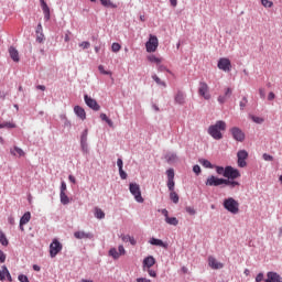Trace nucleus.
I'll return each instance as SVG.
<instances>
[{
	"instance_id": "de8ad7c7",
	"label": "nucleus",
	"mask_w": 282,
	"mask_h": 282,
	"mask_svg": "<svg viewBox=\"0 0 282 282\" xmlns=\"http://www.w3.org/2000/svg\"><path fill=\"white\" fill-rule=\"evenodd\" d=\"M261 3L264 8H272V6H274V3L270 0H261Z\"/></svg>"
},
{
	"instance_id": "4468645a",
	"label": "nucleus",
	"mask_w": 282,
	"mask_h": 282,
	"mask_svg": "<svg viewBox=\"0 0 282 282\" xmlns=\"http://www.w3.org/2000/svg\"><path fill=\"white\" fill-rule=\"evenodd\" d=\"M264 282H282V276L275 271H269L267 272V279H264Z\"/></svg>"
},
{
	"instance_id": "f257e3e1",
	"label": "nucleus",
	"mask_w": 282,
	"mask_h": 282,
	"mask_svg": "<svg viewBox=\"0 0 282 282\" xmlns=\"http://www.w3.org/2000/svg\"><path fill=\"white\" fill-rule=\"evenodd\" d=\"M226 121L218 120L215 124L209 126L207 133L214 139V140H221L224 138V134L221 131H226Z\"/></svg>"
},
{
	"instance_id": "20e7f679",
	"label": "nucleus",
	"mask_w": 282,
	"mask_h": 282,
	"mask_svg": "<svg viewBox=\"0 0 282 282\" xmlns=\"http://www.w3.org/2000/svg\"><path fill=\"white\" fill-rule=\"evenodd\" d=\"M129 191L131 195H133L138 204H144V198L142 197V191L140 189V185L138 183H130Z\"/></svg>"
},
{
	"instance_id": "09e8293b",
	"label": "nucleus",
	"mask_w": 282,
	"mask_h": 282,
	"mask_svg": "<svg viewBox=\"0 0 282 282\" xmlns=\"http://www.w3.org/2000/svg\"><path fill=\"white\" fill-rule=\"evenodd\" d=\"M13 151H15V153H18V155L20 158H23V155H25V152H23V149L19 148V147H14Z\"/></svg>"
},
{
	"instance_id": "473e14b6",
	"label": "nucleus",
	"mask_w": 282,
	"mask_h": 282,
	"mask_svg": "<svg viewBox=\"0 0 282 282\" xmlns=\"http://www.w3.org/2000/svg\"><path fill=\"white\" fill-rule=\"evenodd\" d=\"M96 219H105V212L98 207L95 208Z\"/></svg>"
},
{
	"instance_id": "412c9836",
	"label": "nucleus",
	"mask_w": 282,
	"mask_h": 282,
	"mask_svg": "<svg viewBox=\"0 0 282 282\" xmlns=\"http://www.w3.org/2000/svg\"><path fill=\"white\" fill-rule=\"evenodd\" d=\"M74 237L75 239H94V234L85 231H75Z\"/></svg>"
},
{
	"instance_id": "9b49d317",
	"label": "nucleus",
	"mask_w": 282,
	"mask_h": 282,
	"mask_svg": "<svg viewBox=\"0 0 282 282\" xmlns=\"http://www.w3.org/2000/svg\"><path fill=\"white\" fill-rule=\"evenodd\" d=\"M167 175V188L170 192L175 191V170L169 169L166 171Z\"/></svg>"
},
{
	"instance_id": "864d4df0",
	"label": "nucleus",
	"mask_w": 282,
	"mask_h": 282,
	"mask_svg": "<svg viewBox=\"0 0 282 282\" xmlns=\"http://www.w3.org/2000/svg\"><path fill=\"white\" fill-rule=\"evenodd\" d=\"M18 281H20V282H30V279H28V275H25V274H20L18 276Z\"/></svg>"
},
{
	"instance_id": "6e6552de",
	"label": "nucleus",
	"mask_w": 282,
	"mask_h": 282,
	"mask_svg": "<svg viewBox=\"0 0 282 282\" xmlns=\"http://www.w3.org/2000/svg\"><path fill=\"white\" fill-rule=\"evenodd\" d=\"M229 133H231L236 142H243V140H246V133H243V130H241L239 127L230 128Z\"/></svg>"
},
{
	"instance_id": "393cba45",
	"label": "nucleus",
	"mask_w": 282,
	"mask_h": 282,
	"mask_svg": "<svg viewBox=\"0 0 282 282\" xmlns=\"http://www.w3.org/2000/svg\"><path fill=\"white\" fill-rule=\"evenodd\" d=\"M174 100L177 105H184L186 102V95H184L182 90H178Z\"/></svg>"
},
{
	"instance_id": "a19ab883",
	"label": "nucleus",
	"mask_w": 282,
	"mask_h": 282,
	"mask_svg": "<svg viewBox=\"0 0 282 282\" xmlns=\"http://www.w3.org/2000/svg\"><path fill=\"white\" fill-rule=\"evenodd\" d=\"M89 134V130L88 129H85L83 132H82V135H80V143H85L87 142V135Z\"/></svg>"
},
{
	"instance_id": "58836bf2",
	"label": "nucleus",
	"mask_w": 282,
	"mask_h": 282,
	"mask_svg": "<svg viewBox=\"0 0 282 282\" xmlns=\"http://www.w3.org/2000/svg\"><path fill=\"white\" fill-rule=\"evenodd\" d=\"M240 111H243L246 107H248V97H242V99L239 102Z\"/></svg>"
},
{
	"instance_id": "1a4fd4ad",
	"label": "nucleus",
	"mask_w": 282,
	"mask_h": 282,
	"mask_svg": "<svg viewBox=\"0 0 282 282\" xmlns=\"http://www.w3.org/2000/svg\"><path fill=\"white\" fill-rule=\"evenodd\" d=\"M160 42L158 41V36L150 35L149 41L145 43L147 52L152 53L156 52Z\"/></svg>"
},
{
	"instance_id": "0eeeda50",
	"label": "nucleus",
	"mask_w": 282,
	"mask_h": 282,
	"mask_svg": "<svg viewBox=\"0 0 282 282\" xmlns=\"http://www.w3.org/2000/svg\"><path fill=\"white\" fill-rule=\"evenodd\" d=\"M61 250H63V245L61 243V241H58V239H53V241L50 245L51 259H54L56 257V254H58V252H61Z\"/></svg>"
},
{
	"instance_id": "49530a36",
	"label": "nucleus",
	"mask_w": 282,
	"mask_h": 282,
	"mask_svg": "<svg viewBox=\"0 0 282 282\" xmlns=\"http://www.w3.org/2000/svg\"><path fill=\"white\" fill-rule=\"evenodd\" d=\"M111 50L112 52L117 53L119 50H122V46L120 45V43H112Z\"/></svg>"
},
{
	"instance_id": "cd10ccee",
	"label": "nucleus",
	"mask_w": 282,
	"mask_h": 282,
	"mask_svg": "<svg viewBox=\"0 0 282 282\" xmlns=\"http://www.w3.org/2000/svg\"><path fill=\"white\" fill-rule=\"evenodd\" d=\"M101 6H104V8H112L116 9L118 8V4L111 2V0H99Z\"/></svg>"
},
{
	"instance_id": "2f4dec72",
	"label": "nucleus",
	"mask_w": 282,
	"mask_h": 282,
	"mask_svg": "<svg viewBox=\"0 0 282 282\" xmlns=\"http://www.w3.org/2000/svg\"><path fill=\"white\" fill-rule=\"evenodd\" d=\"M59 199H61V204H63L64 206H67V204H69V196H67L65 192L59 193Z\"/></svg>"
},
{
	"instance_id": "c9c22d12",
	"label": "nucleus",
	"mask_w": 282,
	"mask_h": 282,
	"mask_svg": "<svg viewBox=\"0 0 282 282\" xmlns=\"http://www.w3.org/2000/svg\"><path fill=\"white\" fill-rule=\"evenodd\" d=\"M152 80H154V83L161 87H166V82H162V79H160L155 74L152 75Z\"/></svg>"
},
{
	"instance_id": "13d9d810",
	"label": "nucleus",
	"mask_w": 282,
	"mask_h": 282,
	"mask_svg": "<svg viewBox=\"0 0 282 282\" xmlns=\"http://www.w3.org/2000/svg\"><path fill=\"white\" fill-rule=\"evenodd\" d=\"M263 279H264L263 272H260L256 276V282H261V281H263Z\"/></svg>"
},
{
	"instance_id": "37998d69",
	"label": "nucleus",
	"mask_w": 282,
	"mask_h": 282,
	"mask_svg": "<svg viewBox=\"0 0 282 282\" xmlns=\"http://www.w3.org/2000/svg\"><path fill=\"white\" fill-rule=\"evenodd\" d=\"M143 272H148L149 276H152L153 279H155L158 276V271L153 270V269H143Z\"/></svg>"
},
{
	"instance_id": "5701e85b",
	"label": "nucleus",
	"mask_w": 282,
	"mask_h": 282,
	"mask_svg": "<svg viewBox=\"0 0 282 282\" xmlns=\"http://www.w3.org/2000/svg\"><path fill=\"white\" fill-rule=\"evenodd\" d=\"M120 239H121V241H123V243H130L131 246H135L138 243L135 238L130 235L121 234Z\"/></svg>"
},
{
	"instance_id": "e433bc0d",
	"label": "nucleus",
	"mask_w": 282,
	"mask_h": 282,
	"mask_svg": "<svg viewBox=\"0 0 282 282\" xmlns=\"http://www.w3.org/2000/svg\"><path fill=\"white\" fill-rule=\"evenodd\" d=\"M109 254L111 258L113 259H120V253L118 252V249L117 248H111L109 250Z\"/></svg>"
},
{
	"instance_id": "f3484780",
	"label": "nucleus",
	"mask_w": 282,
	"mask_h": 282,
	"mask_svg": "<svg viewBox=\"0 0 282 282\" xmlns=\"http://www.w3.org/2000/svg\"><path fill=\"white\" fill-rule=\"evenodd\" d=\"M155 265V258L153 256H148L143 259L142 270H148Z\"/></svg>"
},
{
	"instance_id": "72a5a7b5",
	"label": "nucleus",
	"mask_w": 282,
	"mask_h": 282,
	"mask_svg": "<svg viewBox=\"0 0 282 282\" xmlns=\"http://www.w3.org/2000/svg\"><path fill=\"white\" fill-rule=\"evenodd\" d=\"M165 221L170 225V226H177V224H180V220H177V218L175 217H169L165 218Z\"/></svg>"
},
{
	"instance_id": "c756f323",
	"label": "nucleus",
	"mask_w": 282,
	"mask_h": 282,
	"mask_svg": "<svg viewBox=\"0 0 282 282\" xmlns=\"http://www.w3.org/2000/svg\"><path fill=\"white\" fill-rule=\"evenodd\" d=\"M0 243L1 246H4V247H8L10 245L8 237H6V234L2 230H0Z\"/></svg>"
},
{
	"instance_id": "052dcab7",
	"label": "nucleus",
	"mask_w": 282,
	"mask_h": 282,
	"mask_svg": "<svg viewBox=\"0 0 282 282\" xmlns=\"http://www.w3.org/2000/svg\"><path fill=\"white\" fill-rule=\"evenodd\" d=\"M193 172L196 173L197 175H199V173H202V167H199V165H194Z\"/></svg>"
},
{
	"instance_id": "2eb2a0df",
	"label": "nucleus",
	"mask_w": 282,
	"mask_h": 282,
	"mask_svg": "<svg viewBox=\"0 0 282 282\" xmlns=\"http://www.w3.org/2000/svg\"><path fill=\"white\" fill-rule=\"evenodd\" d=\"M230 96H232V88H230V87L225 88L224 95H220L217 98L219 105H225V102H227V100H228V98H230Z\"/></svg>"
},
{
	"instance_id": "6ab92c4d",
	"label": "nucleus",
	"mask_w": 282,
	"mask_h": 282,
	"mask_svg": "<svg viewBox=\"0 0 282 282\" xmlns=\"http://www.w3.org/2000/svg\"><path fill=\"white\" fill-rule=\"evenodd\" d=\"M149 243L151 246H159V248H164L165 250L169 249V242H164L158 238H150Z\"/></svg>"
},
{
	"instance_id": "69168bd1",
	"label": "nucleus",
	"mask_w": 282,
	"mask_h": 282,
	"mask_svg": "<svg viewBox=\"0 0 282 282\" xmlns=\"http://www.w3.org/2000/svg\"><path fill=\"white\" fill-rule=\"evenodd\" d=\"M275 98H276V95H274L273 91L269 93V95H268V100L272 101V100H274Z\"/></svg>"
},
{
	"instance_id": "dca6fc26",
	"label": "nucleus",
	"mask_w": 282,
	"mask_h": 282,
	"mask_svg": "<svg viewBox=\"0 0 282 282\" xmlns=\"http://www.w3.org/2000/svg\"><path fill=\"white\" fill-rule=\"evenodd\" d=\"M208 265L212 270H221L224 268V263L217 261V259L213 256L208 257Z\"/></svg>"
},
{
	"instance_id": "603ef678",
	"label": "nucleus",
	"mask_w": 282,
	"mask_h": 282,
	"mask_svg": "<svg viewBox=\"0 0 282 282\" xmlns=\"http://www.w3.org/2000/svg\"><path fill=\"white\" fill-rule=\"evenodd\" d=\"M80 148L83 153H89V145L87 144V142L80 143Z\"/></svg>"
},
{
	"instance_id": "bb28decb",
	"label": "nucleus",
	"mask_w": 282,
	"mask_h": 282,
	"mask_svg": "<svg viewBox=\"0 0 282 282\" xmlns=\"http://www.w3.org/2000/svg\"><path fill=\"white\" fill-rule=\"evenodd\" d=\"M30 219H32V214H30V212H26L20 218V223H21V225H25V224H29Z\"/></svg>"
},
{
	"instance_id": "774afa93",
	"label": "nucleus",
	"mask_w": 282,
	"mask_h": 282,
	"mask_svg": "<svg viewBox=\"0 0 282 282\" xmlns=\"http://www.w3.org/2000/svg\"><path fill=\"white\" fill-rule=\"evenodd\" d=\"M137 282H151V280H149L147 278H138Z\"/></svg>"
},
{
	"instance_id": "c85d7f7f",
	"label": "nucleus",
	"mask_w": 282,
	"mask_h": 282,
	"mask_svg": "<svg viewBox=\"0 0 282 282\" xmlns=\"http://www.w3.org/2000/svg\"><path fill=\"white\" fill-rule=\"evenodd\" d=\"M198 162L202 164V166H204V169H215V165H213V163L206 159H199Z\"/></svg>"
},
{
	"instance_id": "ddd939ff",
	"label": "nucleus",
	"mask_w": 282,
	"mask_h": 282,
	"mask_svg": "<svg viewBox=\"0 0 282 282\" xmlns=\"http://www.w3.org/2000/svg\"><path fill=\"white\" fill-rule=\"evenodd\" d=\"M84 100L89 109H93V111H100V105H98V101H96V99L89 97L88 95H85Z\"/></svg>"
},
{
	"instance_id": "338daca9",
	"label": "nucleus",
	"mask_w": 282,
	"mask_h": 282,
	"mask_svg": "<svg viewBox=\"0 0 282 282\" xmlns=\"http://www.w3.org/2000/svg\"><path fill=\"white\" fill-rule=\"evenodd\" d=\"M8 223L10 224V226H14V224H15L14 217L13 216H9L8 217Z\"/></svg>"
},
{
	"instance_id": "0e129e2a",
	"label": "nucleus",
	"mask_w": 282,
	"mask_h": 282,
	"mask_svg": "<svg viewBox=\"0 0 282 282\" xmlns=\"http://www.w3.org/2000/svg\"><path fill=\"white\" fill-rule=\"evenodd\" d=\"M117 166H118L119 171H122V166H123L122 159L117 160Z\"/></svg>"
},
{
	"instance_id": "f03ea898",
	"label": "nucleus",
	"mask_w": 282,
	"mask_h": 282,
	"mask_svg": "<svg viewBox=\"0 0 282 282\" xmlns=\"http://www.w3.org/2000/svg\"><path fill=\"white\" fill-rule=\"evenodd\" d=\"M206 186H221L225 184V186H229V188H237V186H240L239 182H230L226 181V178H219L215 175L209 176L206 182Z\"/></svg>"
},
{
	"instance_id": "aec40b11",
	"label": "nucleus",
	"mask_w": 282,
	"mask_h": 282,
	"mask_svg": "<svg viewBox=\"0 0 282 282\" xmlns=\"http://www.w3.org/2000/svg\"><path fill=\"white\" fill-rule=\"evenodd\" d=\"M74 112L77 118H80V120H86L87 118V112H85V108L80 106H75L74 107Z\"/></svg>"
},
{
	"instance_id": "4be33fe9",
	"label": "nucleus",
	"mask_w": 282,
	"mask_h": 282,
	"mask_svg": "<svg viewBox=\"0 0 282 282\" xmlns=\"http://www.w3.org/2000/svg\"><path fill=\"white\" fill-rule=\"evenodd\" d=\"M35 34H36V43H43V41H45V35L43 34V25L37 24Z\"/></svg>"
},
{
	"instance_id": "c03bdc74",
	"label": "nucleus",
	"mask_w": 282,
	"mask_h": 282,
	"mask_svg": "<svg viewBox=\"0 0 282 282\" xmlns=\"http://www.w3.org/2000/svg\"><path fill=\"white\" fill-rule=\"evenodd\" d=\"M98 70L100 72V74H104V76H111V72L105 70V66H102V65L98 66Z\"/></svg>"
},
{
	"instance_id": "4d7b16f0",
	"label": "nucleus",
	"mask_w": 282,
	"mask_h": 282,
	"mask_svg": "<svg viewBox=\"0 0 282 282\" xmlns=\"http://www.w3.org/2000/svg\"><path fill=\"white\" fill-rule=\"evenodd\" d=\"M7 256L3 250L0 249V263H6Z\"/></svg>"
},
{
	"instance_id": "8fccbe9b",
	"label": "nucleus",
	"mask_w": 282,
	"mask_h": 282,
	"mask_svg": "<svg viewBox=\"0 0 282 282\" xmlns=\"http://www.w3.org/2000/svg\"><path fill=\"white\" fill-rule=\"evenodd\" d=\"M186 213H188V215H197V210H195L194 207L187 206L185 207Z\"/></svg>"
},
{
	"instance_id": "5fc2aeb1",
	"label": "nucleus",
	"mask_w": 282,
	"mask_h": 282,
	"mask_svg": "<svg viewBox=\"0 0 282 282\" xmlns=\"http://www.w3.org/2000/svg\"><path fill=\"white\" fill-rule=\"evenodd\" d=\"M158 72H167V74H171V70L166 68V66L160 64L158 66Z\"/></svg>"
},
{
	"instance_id": "a878e982",
	"label": "nucleus",
	"mask_w": 282,
	"mask_h": 282,
	"mask_svg": "<svg viewBox=\"0 0 282 282\" xmlns=\"http://www.w3.org/2000/svg\"><path fill=\"white\" fill-rule=\"evenodd\" d=\"M0 129H17V123L12 121L0 122Z\"/></svg>"
},
{
	"instance_id": "79ce46f5",
	"label": "nucleus",
	"mask_w": 282,
	"mask_h": 282,
	"mask_svg": "<svg viewBox=\"0 0 282 282\" xmlns=\"http://www.w3.org/2000/svg\"><path fill=\"white\" fill-rule=\"evenodd\" d=\"M2 270H3L4 276H7L8 281L12 282V275L10 274V271L8 270V267L3 265Z\"/></svg>"
},
{
	"instance_id": "39448f33",
	"label": "nucleus",
	"mask_w": 282,
	"mask_h": 282,
	"mask_svg": "<svg viewBox=\"0 0 282 282\" xmlns=\"http://www.w3.org/2000/svg\"><path fill=\"white\" fill-rule=\"evenodd\" d=\"M225 177L226 181L237 182L236 180H238V177H241V172L230 165H227L225 171Z\"/></svg>"
},
{
	"instance_id": "423d86ee",
	"label": "nucleus",
	"mask_w": 282,
	"mask_h": 282,
	"mask_svg": "<svg viewBox=\"0 0 282 282\" xmlns=\"http://www.w3.org/2000/svg\"><path fill=\"white\" fill-rule=\"evenodd\" d=\"M198 96H200V98H204V100H210V87H208V84L206 82H199Z\"/></svg>"
},
{
	"instance_id": "f8f14e48",
	"label": "nucleus",
	"mask_w": 282,
	"mask_h": 282,
	"mask_svg": "<svg viewBox=\"0 0 282 282\" xmlns=\"http://www.w3.org/2000/svg\"><path fill=\"white\" fill-rule=\"evenodd\" d=\"M237 158H238V166L240 169H246V166H248V163L246 162V160H248V151L246 150L238 151Z\"/></svg>"
},
{
	"instance_id": "9d476101",
	"label": "nucleus",
	"mask_w": 282,
	"mask_h": 282,
	"mask_svg": "<svg viewBox=\"0 0 282 282\" xmlns=\"http://www.w3.org/2000/svg\"><path fill=\"white\" fill-rule=\"evenodd\" d=\"M217 67L221 72H230L232 69V63L228 57H221L218 59Z\"/></svg>"
},
{
	"instance_id": "3c124183",
	"label": "nucleus",
	"mask_w": 282,
	"mask_h": 282,
	"mask_svg": "<svg viewBox=\"0 0 282 282\" xmlns=\"http://www.w3.org/2000/svg\"><path fill=\"white\" fill-rule=\"evenodd\" d=\"M79 47H83V50H89V47H91V44L87 41H84L79 43Z\"/></svg>"
},
{
	"instance_id": "a211bd4d",
	"label": "nucleus",
	"mask_w": 282,
	"mask_h": 282,
	"mask_svg": "<svg viewBox=\"0 0 282 282\" xmlns=\"http://www.w3.org/2000/svg\"><path fill=\"white\" fill-rule=\"evenodd\" d=\"M40 3L44 14V21H50L51 13H50V7L47 6V2H45V0H40Z\"/></svg>"
},
{
	"instance_id": "680f3d73",
	"label": "nucleus",
	"mask_w": 282,
	"mask_h": 282,
	"mask_svg": "<svg viewBox=\"0 0 282 282\" xmlns=\"http://www.w3.org/2000/svg\"><path fill=\"white\" fill-rule=\"evenodd\" d=\"M118 251H119V257H121L122 254H126V252H127L124 250V246H122V245L118 247Z\"/></svg>"
},
{
	"instance_id": "bf43d9fd",
	"label": "nucleus",
	"mask_w": 282,
	"mask_h": 282,
	"mask_svg": "<svg viewBox=\"0 0 282 282\" xmlns=\"http://www.w3.org/2000/svg\"><path fill=\"white\" fill-rule=\"evenodd\" d=\"M119 175H120L121 180H127V177H128L127 172H124V170H119Z\"/></svg>"
},
{
	"instance_id": "ea45409f",
	"label": "nucleus",
	"mask_w": 282,
	"mask_h": 282,
	"mask_svg": "<svg viewBox=\"0 0 282 282\" xmlns=\"http://www.w3.org/2000/svg\"><path fill=\"white\" fill-rule=\"evenodd\" d=\"M148 61H149L150 63H156V64L162 63V58H159V57H156L155 55H150V56H148Z\"/></svg>"
},
{
	"instance_id": "e2e57ef3",
	"label": "nucleus",
	"mask_w": 282,
	"mask_h": 282,
	"mask_svg": "<svg viewBox=\"0 0 282 282\" xmlns=\"http://www.w3.org/2000/svg\"><path fill=\"white\" fill-rule=\"evenodd\" d=\"M65 191H67V184L65 183V181H63L61 183V192L59 193H65Z\"/></svg>"
},
{
	"instance_id": "4c0bfd02",
	"label": "nucleus",
	"mask_w": 282,
	"mask_h": 282,
	"mask_svg": "<svg viewBox=\"0 0 282 282\" xmlns=\"http://www.w3.org/2000/svg\"><path fill=\"white\" fill-rule=\"evenodd\" d=\"M214 169H216V173L218 175H223L224 177H226V167L216 165L214 166Z\"/></svg>"
},
{
	"instance_id": "f704fd0d",
	"label": "nucleus",
	"mask_w": 282,
	"mask_h": 282,
	"mask_svg": "<svg viewBox=\"0 0 282 282\" xmlns=\"http://www.w3.org/2000/svg\"><path fill=\"white\" fill-rule=\"evenodd\" d=\"M100 119L104 121V122H107V124L109 127H113V121L111 119H109V117H107L106 113H101L100 115Z\"/></svg>"
},
{
	"instance_id": "b1692460",
	"label": "nucleus",
	"mask_w": 282,
	"mask_h": 282,
	"mask_svg": "<svg viewBox=\"0 0 282 282\" xmlns=\"http://www.w3.org/2000/svg\"><path fill=\"white\" fill-rule=\"evenodd\" d=\"M9 54L14 63H19V61H21L19 57V51L14 46L9 47Z\"/></svg>"
},
{
	"instance_id": "7c9ffc66",
	"label": "nucleus",
	"mask_w": 282,
	"mask_h": 282,
	"mask_svg": "<svg viewBox=\"0 0 282 282\" xmlns=\"http://www.w3.org/2000/svg\"><path fill=\"white\" fill-rule=\"evenodd\" d=\"M170 199L173 202V204H180V195H177V192H170Z\"/></svg>"
},
{
	"instance_id": "6e6d98bb",
	"label": "nucleus",
	"mask_w": 282,
	"mask_h": 282,
	"mask_svg": "<svg viewBox=\"0 0 282 282\" xmlns=\"http://www.w3.org/2000/svg\"><path fill=\"white\" fill-rule=\"evenodd\" d=\"M252 120H253V122H256L257 124H262V122H263V118H261V117H256V116H253V117H252Z\"/></svg>"
},
{
	"instance_id": "a18cd8bd",
	"label": "nucleus",
	"mask_w": 282,
	"mask_h": 282,
	"mask_svg": "<svg viewBox=\"0 0 282 282\" xmlns=\"http://www.w3.org/2000/svg\"><path fill=\"white\" fill-rule=\"evenodd\" d=\"M262 159L265 161V162H274V156L268 154V153H264L262 155Z\"/></svg>"
},
{
	"instance_id": "7ed1b4c3",
	"label": "nucleus",
	"mask_w": 282,
	"mask_h": 282,
	"mask_svg": "<svg viewBox=\"0 0 282 282\" xmlns=\"http://www.w3.org/2000/svg\"><path fill=\"white\" fill-rule=\"evenodd\" d=\"M223 206L224 209L228 210V213H231V215L239 214V202L232 197L226 198L223 203Z\"/></svg>"
}]
</instances>
